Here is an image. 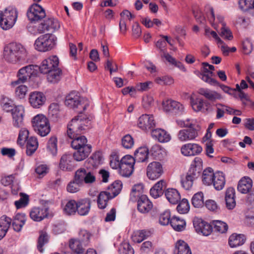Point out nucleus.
Returning a JSON list of instances; mask_svg holds the SVG:
<instances>
[{
	"mask_svg": "<svg viewBox=\"0 0 254 254\" xmlns=\"http://www.w3.org/2000/svg\"><path fill=\"white\" fill-rule=\"evenodd\" d=\"M72 139L71 146L76 150L73 154L74 159L77 161L83 160L91 152V145L87 144V140L84 136L79 135Z\"/></svg>",
	"mask_w": 254,
	"mask_h": 254,
	"instance_id": "obj_1",
	"label": "nucleus"
},
{
	"mask_svg": "<svg viewBox=\"0 0 254 254\" xmlns=\"http://www.w3.org/2000/svg\"><path fill=\"white\" fill-rule=\"evenodd\" d=\"M90 121L78 115L72 119L67 127V135L70 138H73L80 135L85 129V127L90 125Z\"/></svg>",
	"mask_w": 254,
	"mask_h": 254,
	"instance_id": "obj_2",
	"label": "nucleus"
},
{
	"mask_svg": "<svg viewBox=\"0 0 254 254\" xmlns=\"http://www.w3.org/2000/svg\"><path fill=\"white\" fill-rule=\"evenodd\" d=\"M31 124L34 130L41 136H47L51 131L49 120L43 114L34 116L32 119Z\"/></svg>",
	"mask_w": 254,
	"mask_h": 254,
	"instance_id": "obj_3",
	"label": "nucleus"
},
{
	"mask_svg": "<svg viewBox=\"0 0 254 254\" xmlns=\"http://www.w3.org/2000/svg\"><path fill=\"white\" fill-rule=\"evenodd\" d=\"M56 38L52 34L41 35L35 42V49L40 52H47L52 50L56 45Z\"/></svg>",
	"mask_w": 254,
	"mask_h": 254,
	"instance_id": "obj_4",
	"label": "nucleus"
},
{
	"mask_svg": "<svg viewBox=\"0 0 254 254\" xmlns=\"http://www.w3.org/2000/svg\"><path fill=\"white\" fill-rule=\"evenodd\" d=\"M15 22V8L8 7L4 11H0V26L2 29L7 30L11 28Z\"/></svg>",
	"mask_w": 254,
	"mask_h": 254,
	"instance_id": "obj_5",
	"label": "nucleus"
},
{
	"mask_svg": "<svg viewBox=\"0 0 254 254\" xmlns=\"http://www.w3.org/2000/svg\"><path fill=\"white\" fill-rule=\"evenodd\" d=\"M65 105L73 109L81 107L83 111H85L89 106V102L86 99L81 98L75 93H70L66 97Z\"/></svg>",
	"mask_w": 254,
	"mask_h": 254,
	"instance_id": "obj_6",
	"label": "nucleus"
},
{
	"mask_svg": "<svg viewBox=\"0 0 254 254\" xmlns=\"http://www.w3.org/2000/svg\"><path fill=\"white\" fill-rule=\"evenodd\" d=\"M27 15L31 22H38L46 17L44 9L40 5L34 3L28 8Z\"/></svg>",
	"mask_w": 254,
	"mask_h": 254,
	"instance_id": "obj_7",
	"label": "nucleus"
},
{
	"mask_svg": "<svg viewBox=\"0 0 254 254\" xmlns=\"http://www.w3.org/2000/svg\"><path fill=\"white\" fill-rule=\"evenodd\" d=\"M60 27L59 21L54 18H49L44 20L38 27L37 31L39 33H43L45 31L52 32L58 30Z\"/></svg>",
	"mask_w": 254,
	"mask_h": 254,
	"instance_id": "obj_8",
	"label": "nucleus"
},
{
	"mask_svg": "<svg viewBox=\"0 0 254 254\" xmlns=\"http://www.w3.org/2000/svg\"><path fill=\"white\" fill-rule=\"evenodd\" d=\"M59 58L56 56H52L43 61L41 65L39 67L42 73H47L49 71L58 67Z\"/></svg>",
	"mask_w": 254,
	"mask_h": 254,
	"instance_id": "obj_9",
	"label": "nucleus"
},
{
	"mask_svg": "<svg viewBox=\"0 0 254 254\" xmlns=\"http://www.w3.org/2000/svg\"><path fill=\"white\" fill-rule=\"evenodd\" d=\"M163 172L162 166L159 162L154 161L149 164L146 168V175L150 180L159 178Z\"/></svg>",
	"mask_w": 254,
	"mask_h": 254,
	"instance_id": "obj_10",
	"label": "nucleus"
},
{
	"mask_svg": "<svg viewBox=\"0 0 254 254\" xmlns=\"http://www.w3.org/2000/svg\"><path fill=\"white\" fill-rule=\"evenodd\" d=\"M193 224L197 233H201L204 236H207L212 232V226L201 219L194 218Z\"/></svg>",
	"mask_w": 254,
	"mask_h": 254,
	"instance_id": "obj_11",
	"label": "nucleus"
},
{
	"mask_svg": "<svg viewBox=\"0 0 254 254\" xmlns=\"http://www.w3.org/2000/svg\"><path fill=\"white\" fill-rule=\"evenodd\" d=\"M155 125L154 117L152 115H142L138 118L137 126L143 130H152V128L155 127Z\"/></svg>",
	"mask_w": 254,
	"mask_h": 254,
	"instance_id": "obj_12",
	"label": "nucleus"
},
{
	"mask_svg": "<svg viewBox=\"0 0 254 254\" xmlns=\"http://www.w3.org/2000/svg\"><path fill=\"white\" fill-rule=\"evenodd\" d=\"M164 110L176 114H181L184 111V106L180 103L172 100H167L163 102Z\"/></svg>",
	"mask_w": 254,
	"mask_h": 254,
	"instance_id": "obj_13",
	"label": "nucleus"
},
{
	"mask_svg": "<svg viewBox=\"0 0 254 254\" xmlns=\"http://www.w3.org/2000/svg\"><path fill=\"white\" fill-rule=\"evenodd\" d=\"M202 167V161L201 159L198 157L195 158L194 160V164L191 165L187 175L188 178L190 177L194 180L198 178L201 174Z\"/></svg>",
	"mask_w": 254,
	"mask_h": 254,
	"instance_id": "obj_14",
	"label": "nucleus"
},
{
	"mask_svg": "<svg viewBox=\"0 0 254 254\" xmlns=\"http://www.w3.org/2000/svg\"><path fill=\"white\" fill-rule=\"evenodd\" d=\"M181 153L186 156H195L200 153L202 150V147L196 143H187L181 147Z\"/></svg>",
	"mask_w": 254,
	"mask_h": 254,
	"instance_id": "obj_15",
	"label": "nucleus"
},
{
	"mask_svg": "<svg viewBox=\"0 0 254 254\" xmlns=\"http://www.w3.org/2000/svg\"><path fill=\"white\" fill-rule=\"evenodd\" d=\"M197 135V131L194 128V126H193L192 127H190L180 130L178 134V137L181 141H187L194 139Z\"/></svg>",
	"mask_w": 254,
	"mask_h": 254,
	"instance_id": "obj_16",
	"label": "nucleus"
},
{
	"mask_svg": "<svg viewBox=\"0 0 254 254\" xmlns=\"http://www.w3.org/2000/svg\"><path fill=\"white\" fill-rule=\"evenodd\" d=\"M46 98L44 94L40 92H34L30 95L29 102L32 106L39 108L44 105Z\"/></svg>",
	"mask_w": 254,
	"mask_h": 254,
	"instance_id": "obj_17",
	"label": "nucleus"
},
{
	"mask_svg": "<svg viewBox=\"0 0 254 254\" xmlns=\"http://www.w3.org/2000/svg\"><path fill=\"white\" fill-rule=\"evenodd\" d=\"M225 201L226 207L228 210H232L236 207L235 190L233 188L229 187L226 190Z\"/></svg>",
	"mask_w": 254,
	"mask_h": 254,
	"instance_id": "obj_18",
	"label": "nucleus"
},
{
	"mask_svg": "<svg viewBox=\"0 0 254 254\" xmlns=\"http://www.w3.org/2000/svg\"><path fill=\"white\" fill-rule=\"evenodd\" d=\"M35 66L33 64H30L26 65L21 68H20L18 73L17 74V85L25 82L28 77H30L31 74H32V71L34 70V67Z\"/></svg>",
	"mask_w": 254,
	"mask_h": 254,
	"instance_id": "obj_19",
	"label": "nucleus"
},
{
	"mask_svg": "<svg viewBox=\"0 0 254 254\" xmlns=\"http://www.w3.org/2000/svg\"><path fill=\"white\" fill-rule=\"evenodd\" d=\"M152 206V202L146 195L139 196L137 201V209L139 212L142 213H147Z\"/></svg>",
	"mask_w": 254,
	"mask_h": 254,
	"instance_id": "obj_20",
	"label": "nucleus"
},
{
	"mask_svg": "<svg viewBox=\"0 0 254 254\" xmlns=\"http://www.w3.org/2000/svg\"><path fill=\"white\" fill-rule=\"evenodd\" d=\"M3 56L6 61L12 63L16 59V43L12 42L6 45L4 49Z\"/></svg>",
	"mask_w": 254,
	"mask_h": 254,
	"instance_id": "obj_21",
	"label": "nucleus"
},
{
	"mask_svg": "<svg viewBox=\"0 0 254 254\" xmlns=\"http://www.w3.org/2000/svg\"><path fill=\"white\" fill-rule=\"evenodd\" d=\"M59 166L63 171H72L74 168L72 156L69 154L63 155L61 158Z\"/></svg>",
	"mask_w": 254,
	"mask_h": 254,
	"instance_id": "obj_22",
	"label": "nucleus"
},
{
	"mask_svg": "<svg viewBox=\"0 0 254 254\" xmlns=\"http://www.w3.org/2000/svg\"><path fill=\"white\" fill-rule=\"evenodd\" d=\"M48 208L34 207L30 213V216L35 221H40L48 216Z\"/></svg>",
	"mask_w": 254,
	"mask_h": 254,
	"instance_id": "obj_23",
	"label": "nucleus"
},
{
	"mask_svg": "<svg viewBox=\"0 0 254 254\" xmlns=\"http://www.w3.org/2000/svg\"><path fill=\"white\" fill-rule=\"evenodd\" d=\"M91 200L89 198L81 199L77 202L76 211L81 216L87 215L91 207Z\"/></svg>",
	"mask_w": 254,
	"mask_h": 254,
	"instance_id": "obj_24",
	"label": "nucleus"
},
{
	"mask_svg": "<svg viewBox=\"0 0 254 254\" xmlns=\"http://www.w3.org/2000/svg\"><path fill=\"white\" fill-rule=\"evenodd\" d=\"M166 188V182L163 180H161L155 184L150 189V194L153 197L157 198L163 194Z\"/></svg>",
	"mask_w": 254,
	"mask_h": 254,
	"instance_id": "obj_25",
	"label": "nucleus"
},
{
	"mask_svg": "<svg viewBox=\"0 0 254 254\" xmlns=\"http://www.w3.org/2000/svg\"><path fill=\"white\" fill-rule=\"evenodd\" d=\"M151 135L153 138H155L162 143L167 142L171 139L170 135L165 130L157 128L152 130Z\"/></svg>",
	"mask_w": 254,
	"mask_h": 254,
	"instance_id": "obj_26",
	"label": "nucleus"
},
{
	"mask_svg": "<svg viewBox=\"0 0 254 254\" xmlns=\"http://www.w3.org/2000/svg\"><path fill=\"white\" fill-rule=\"evenodd\" d=\"M253 181L249 177L242 178L238 185V190L242 193H247L252 189Z\"/></svg>",
	"mask_w": 254,
	"mask_h": 254,
	"instance_id": "obj_27",
	"label": "nucleus"
},
{
	"mask_svg": "<svg viewBox=\"0 0 254 254\" xmlns=\"http://www.w3.org/2000/svg\"><path fill=\"white\" fill-rule=\"evenodd\" d=\"M226 180L224 174L222 172H217L213 180V185L215 190H222L225 185Z\"/></svg>",
	"mask_w": 254,
	"mask_h": 254,
	"instance_id": "obj_28",
	"label": "nucleus"
},
{
	"mask_svg": "<svg viewBox=\"0 0 254 254\" xmlns=\"http://www.w3.org/2000/svg\"><path fill=\"white\" fill-rule=\"evenodd\" d=\"M28 59L25 48L20 44H17V64L22 65L27 63Z\"/></svg>",
	"mask_w": 254,
	"mask_h": 254,
	"instance_id": "obj_29",
	"label": "nucleus"
},
{
	"mask_svg": "<svg viewBox=\"0 0 254 254\" xmlns=\"http://www.w3.org/2000/svg\"><path fill=\"white\" fill-rule=\"evenodd\" d=\"M114 197L110 191H101L98 196L97 203L98 207L100 209H104L107 206L108 200Z\"/></svg>",
	"mask_w": 254,
	"mask_h": 254,
	"instance_id": "obj_30",
	"label": "nucleus"
},
{
	"mask_svg": "<svg viewBox=\"0 0 254 254\" xmlns=\"http://www.w3.org/2000/svg\"><path fill=\"white\" fill-rule=\"evenodd\" d=\"M168 200L172 204H177L180 200L181 196L178 191L175 189H168L165 192Z\"/></svg>",
	"mask_w": 254,
	"mask_h": 254,
	"instance_id": "obj_31",
	"label": "nucleus"
},
{
	"mask_svg": "<svg viewBox=\"0 0 254 254\" xmlns=\"http://www.w3.org/2000/svg\"><path fill=\"white\" fill-rule=\"evenodd\" d=\"M174 254H191V252L188 244L180 240L176 244Z\"/></svg>",
	"mask_w": 254,
	"mask_h": 254,
	"instance_id": "obj_32",
	"label": "nucleus"
},
{
	"mask_svg": "<svg viewBox=\"0 0 254 254\" xmlns=\"http://www.w3.org/2000/svg\"><path fill=\"white\" fill-rule=\"evenodd\" d=\"M26 153L28 155H32L37 149L38 142L37 138L34 136L30 137L26 142Z\"/></svg>",
	"mask_w": 254,
	"mask_h": 254,
	"instance_id": "obj_33",
	"label": "nucleus"
},
{
	"mask_svg": "<svg viewBox=\"0 0 254 254\" xmlns=\"http://www.w3.org/2000/svg\"><path fill=\"white\" fill-rule=\"evenodd\" d=\"M148 149L146 147H139L134 152V159L139 162H145L148 159Z\"/></svg>",
	"mask_w": 254,
	"mask_h": 254,
	"instance_id": "obj_34",
	"label": "nucleus"
},
{
	"mask_svg": "<svg viewBox=\"0 0 254 254\" xmlns=\"http://www.w3.org/2000/svg\"><path fill=\"white\" fill-rule=\"evenodd\" d=\"M214 176H215V173L213 172V170L210 167L207 168L202 173V181L203 183L207 186L212 185Z\"/></svg>",
	"mask_w": 254,
	"mask_h": 254,
	"instance_id": "obj_35",
	"label": "nucleus"
},
{
	"mask_svg": "<svg viewBox=\"0 0 254 254\" xmlns=\"http://www.w3.org/2000/svg\"><path fill=\"white\" fill-rule=\"evenodd\" d=\"M198 93L211 101H215V100L220 99L222 98L221 95L217 92L214 91H209L204 88L199 89Z\"/></svg>",
	"mask_w": 254,
	"mask_h": 254,
	"instance_id": "obj_36",
	"label": "nucleus"
},
{
	"mask_svg": "<svg viewBox=\"0 0 254 254\" xmlns=\"http://www.w3.org/2000/svg\"><path fill=\"white\" fill-rule=\"evenodd\" d=\"M245 241L243 235L232 234L229 238V244L231 248H235L242 245Z\"/></svg>",
	"mask_w": 254,
	"mask_h": 254,
	"instance_id": "obj_37",
	"label": "nucleus"
},
{
	"mask_svg": "<svg viewBox=\"0 0 254 254\" xmlns=\"http://www.w3.org/2000/svg\"><path fill=\"white\" fill-rule=\"evenodd\" d=\"M47 79L49 82L53 83H57L61 79L62 70L60 68L51 70L47 72Z\"/></svg>",
	"mask_w": 254,
	"mask_h": 254,
	"instance_id": "obj_38",
	"label": "nucleus"
},
{
	"mask_svg": "<svg viewBox=\"0 0 254 254\" xmlns=\"http://www.w3.org/2000/svg\"><path fill=\"white\" fill-rule=\"evenodd\" d=\"M170 225L175 230L181 231L185 228L186 222L184 219L175 216L171 219Z\"/></svg>",
	"mask_w": 254,
	"mask_h": 254,
	"instance_id": "obj_39",
	"label": "nucleus"
},
{
	"mask_svg": "<svg viewBox=\"0 0 254 254\" xmlns=\"http://www.w3.org/2000/svg\"><path fill=\"white\" fill-rule=\"evenodd\" d=\"M151 235L149 231L142 230L138 231L132 236V240L134 242L140 243Z\"/></svg>",
	"mask_w": 254,
	"mask_h": 254,
	"instance_id": "obj_40",
	"label": "nucleus"
},
{
	"mask_svg": "<svg viewBox=\"0 0 254 254\" xmlns=\"http://www.w3.org/2000/svg\"><path fill=\"white\" fill-rule=\"evenodd\" d=\"M47 151L52 155L55 156L57 153V138L56 136H52L49 140L47 145Z\"/></svg>",
	"mask_w": 254,
	"mask_h": 254,
	"instance_id": "obj_41",
	"label": "nucleus"
},
{
	"mask_svg": "<svg viewBox=\"0 0 254 254\" xmlns=\"http://www.w3.org/2000/svg\"><path fill=\"white\" fill-rule=\"evenodd\" d=\"M49 241V236L47 233L44 231L40 232V235L38 238L37 248L40 252L43 251V247Z\"/></svg>",
	"mask_w": 254,
	"mask_h": 254,
	"instance_id": "obj_42",
	"label": "nucleus"
},
{
	"mask_svg": "<svg viewBox=\"0 0 254 254\" xmlns=\"http://www.w3.org/2000/svg\"><path fill=\"white\" fill-rule=\"evenodd\" d=\"M122 188V183L121 181H116L108 188V190L110 191L112 196L114 197L118 195Z\"/></svg>",
	"mask_w": 254,
	"mask_h": 254,
	"instance_id": "obj_43",
	"label": "nucleus"
},
{
	"mask_svg": "<svg viewBox=\"0 0 254 254\" xmlns=\"http://www.w3.org/2000/svg\"><path fill=\"white\" fill-rule=\"evenodd\" d=\"M15 175L13 174L5 176L1 179V183L4 186H7L11 185V192L13 195L16 194V190H15V188H13L14 186L13 185Z\"/></svg>",
	"mask_w": 254,
	"mask_h": 254,
	"instance_id": "obj_44",
	"label": "nucleus"
},
{
	"mask_svg": "<svg viewBox=\"0 0 254 254\" xmlns=\"http://www.w3.org/2000/svg\"><path fill=\"white\" fill-rule=\"evenodd\" d=\"M239 4L240 8L244 11L253 10L254 15V0H239Z\"/></svg>",
	"mask_w": 254,
	"mask_h": 254,
	"instance_id": "obj_45",
	"label": "nucleus"
},
{
	"mask_svg": "<svg viewBox=\"0 0 254 254\" xmlns=\"http://www.w3.org/2000/svg\"><path fill=\"white\" fill-rule=\"evenodd\" d=\"M29 131L27 129H21L19 131L18 137L17 139V143L21 147L25 146L26 142L29 138Z\"/></svg>",
	"mask_w": 254,
	"mask_h": 254,
	"instance_id": "obj_46",
	"label": "nucleus"
},
{
	"mask_svg": "<svg viewBox=\"0 0 254 254\" xmlns=\"http://www.w3.org/2000/svg\"><path fill=\"white\" fill-rule=\"evenodd\" d=\"M214 231L223 233L226 232L228 228L227 224L221 221L215 220L212 222Z\"/></svg>",
	"mask_w": 254,
	"mask_h": 254,
	"instance_id": "obj_47",
	"label": "nucleus"
},
{
	"mask_svg": "<svg viewBox=\"0 0 254 254\" xmlns=\"http://www.w3.org/2000/svg\"><path fill=\"white\" fill-rule=\"evenodd\" d=\"M192 205L195 207H200L202 206L203 202V194L202 192H198L193 196L191 199Z\"/></svg>",
	"mask_w": 254,
	"mask_h": 254,
	"instance_id": "obj_48",
	"label": "nucleus"
},
{
	"mask_svg": "<svg viewBox=\"0 0 254 254\" xmlns=\"http://www.w3.org/2000/svg\"><path fill=\"white\" fill-rule=\"evenodd\" d=\"M134 165H120L119 173L120 175L123 177H129L133 171Z\"/></svg>",
	"mask_w": 254,
	"mask_h": 254,
	"instance_id": "obj_49",
	"label": "nucleus"
},
{
	"mask_svg": "<svg viewBox=\"0 0 254 254\" xmlns=\"http://www.w3.org/2000/svg\"><path fill=\"white\" fill-rule=\"evenodd\" d=\"M77 202L74 200H70L66 204L64 210L68 215L74 214L76 211Z\"/></svg>",
	"mask_w": 254,
	"mask_h": 254,
	"instance_id": "obj_50",
	"label": "nucleus"
},
{
	"mask_svg": "<svg viewBox=\"0 0 254 254\" xmlns=\"http://www.w3.org/2000/svg\"><path fill=\"white\" fill-rule=\"evenodd\" d=\"M20 198L17 200V209L25 207L29 202V195L23 192H20Z\"/></svg>",
	"mask_w": 254,
	"mask_h": 254,
	"instance_id": "obj_51",
	"label": "nucleus"
},
{
	"mask_svg": "<svg viewBox=\"0 0 254 254\" xmlns=\"http://www.w3.org/2000/svg\"><path fill=\"white\" fill-rule=\"evenodd\" d=\"M220 35L226 40H232L233 38L232 33L230 29L226 26V23H223V26L221 28Z\"/></svg>",
	"mask_w": 254,
	"mask_h": 254,
	"instance_id": "obj_52",
	"label": "nucleus"
},
{
	"mask_svg": "<svg viewBox=\"0 0 254 254\" xmlns=\"http://www.w3.org/2000/svg\"><path fill=\"white\" fill-rule=\"evenodd\" d=\"M208 102H205L203 100L197 98L195 100L191 99V105L192 109L196 112H198L201 110L204 105L207 106Z\"/></svg>",
	"mask_w": 254,
	"mask_h": 254,
	"instance_id": "obj_53",
	"label": "nucleus"
},
{
	"mask_svg": "<svg viewBox=\"0 0 254 254\" xmlns=\"http://www.w3.org/2000/svg\"><path fill=\"white\" fill-rule=\"evenodd\" d=\"M190 209L189 202L186 199H183L177 207L178 211L181 214L187 213Z\"/></svg>",
	"mask_w": 254,
	"mask_h": 254,
	"instance_id": "obj_54",
	"label": "nucleus"
},
{
	"mask_svg": "<svg viewBox=\"0 0 254 254\" xmlns=\"http://www.w3.org/2000/svg\"><path fill=\"white\" fill-rule=\"evenodd\" d=\"M85 173V169L81 168L78 169L75 172L74 180L82 185L83 183L84 182Z\"/></svg>",
	"mask_w": 254,
	"mask_h": 254,
	"instance_id": "obj_55",
	"label": "nucleus"
},
{
	"mask_svg": "<svg viewBox=\"0 0 254 254\" xmlns=\"http://www.w3.org/2000/svg\"><path fill=\"white\" fill-rule=\"evenodd\" d=\"M122 145L127 149L130 148L134 144L132 137L129 134H127L124 136L122 140Z\"/></svg>",
	"mask_w": 254,
	"mask_h": 254,
	"instance_id": "obj_56",
	"label": "nucleus"
},
{
	"mask_svg": "<svg viewBox=\"0 0 254 254\" xmlns=\"http://www.w3.org/2000/svg\"><path fill=\"white\" fill-rule=\"evenodd\" d=\"M120 254H134V250L129 243L122 244L119 249Z\"/></svg>",
	"mask_w": 254,
	"mask_h": 254,
	"instance_id": "obj_57",
	"label": "nucleus"
},
{
	"mask_svg": "<svg viewBox=\"0 0 254 254\" xmlns=\"http://www.w3.org/2000/svg\"><path fill=\"white\" fill-rule=\"evenodd\" d=\"M155 81L157 83L160 85H169L173 83L174 80L171 77L165 76L156 78Z\"/></svg>",
	"mask_w": 254,
	"mask_h": 254,
	"instance_id": "obj_58",
	"label": "nucleus"
},
{
	"mask_svg": "<svg viewBox=\"0 0 254 254\" xmlns=\"http://www.w3.org/2000/svg\"><path fill=\"white\" fill-rule=\"evenodd\" d=\"M82 185L78 183L75 180H73L71 181L67 186L66 190L68 192L70 193H74L78 191L79 190L80 186Z\"/></svg>",
	"mask_w": 254,
	"mask_h": 254,
	"instance_id": "obj_59",
	"label": "nucleus"
},
{
	"mask_svg": "<svg viewBox=\"0 0 254 254\" xmlns=\"http://www.w3.org/2000/svg\"><path fill=\"white\" fill-rule=\"evenodd\" d=\"M143 185L142 184H137L134 185L132 189L130 195L131 197L139 198L142 194L143 192Z\"/></svg>",
	"mask_w": 254,
	"mask_h": 254,
	"instance_id": "obj_60",
	"label": "nucleus"
},
{
	"mask_svg": "<svg viewBox=\"0 0 254 254\" xmlns=\"http://www.w3.org/2000/svg\"><path fill=\"white\" fill-rule=\"evenodd\" d=\"M60 112V106L58 103H52L49 108V113L51 116L57 118Z\"/></svg>",
	"mask_w": 254,
	"mask_h": 254,
	"instance_id": "obj_61",
	"label": "nucleus"
},
{
	"mask_svg": "<svg viewBox=\"0 0 254 254\" xmlns=\"http://www.w3.org/2000/svg\"><path fill=\"white\" fill-rule=\"evenodd\" d=\"M11 223V219L5 215L0 218V227L8 230Z\"/></svg>",
	"mask_w": 254,
	"mask_h": 254,
	"instance_id": "obj_62",
	"label": "nucleus"
},
{
	"mask_svg": "<svg viewBox=\"0 0 254 254\" xmlns=\"http://www.w3.org/2000/svg\"><path fill=\"white\" fill-rule=\"evenodd\" d=\"M170 214L169 212L165 211L161 214L159 217V223L162 225H167L170 224Z\"/></svg>",
	"mask_w": 254,
	"mask_h": 254,
	"instance_id": "obj_63",
	"label": "nucleus"
},
{
	"mask_svg": "<svg viewBox=\"0 0 254 254\" xmlns=\"http://www.w3.org/2000/svg\"><path fill=\"white\" fill-rule=\"evenodd\" d=\"M25 115L24 107L21 105L17 106V125L20 123L21 124L23 121Z\"/></svg>",
	"mask_w": 254,
	"mask_h": 254,
	"instance_id": "obj_64",
	"label": "nucleus"
}]
</instances>
